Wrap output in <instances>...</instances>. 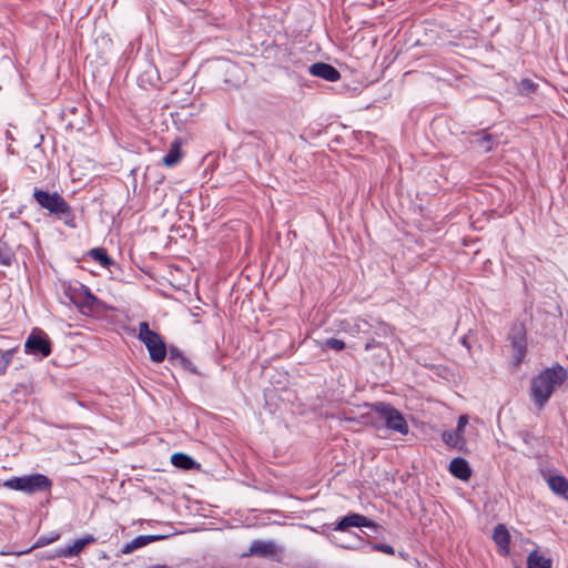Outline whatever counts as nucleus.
Returning <instances> with one entry per match:
<instances>
[{"mask_svg": "<svg viewBox=\"0 0 568 568\" xmlns=\"http://www.w3.org/2000/svg\"><path fill=\"white\" fill-rule=\"evenodd\" d=\"M493 539L496 544V546L499 549V552L501 555H508L509 554V544H510V535L503 524H498L493 534Z\"/></svg>", "mask_w": 568, "mask_h": 568, "instance_id": "nucleus-13", "label": "nucleus"}, {"mask_svg": "<svg viewBox=\"0 0 568 568\" xmlns=\"http://www.w3.org/2000/svg\"><path fill=\"white\" fill-rule=\"evenodd\" d=\"M95 302L97 297L85 288V300L83 305L91 308Z\"/></svg>", "mask_w": 568, "mask_h": 568, "instance_id": "nucleus-29", "label": "nucleus"}, {"mask_svg": "<svg viewBox=\"0 0 568 568\" xmlns=\"http://www.w3.org/2000/svg\"><path fill=\"white\" fill-rule=\"evenodd\" d=\"M509 339L514 351L515 364L519 365L527 352L526 329L523 324H516L511 327Z\"/></svg>", "mask_w": 568, "mask_h": 568, "instance_id": "nucleus-7", "label": "nucleus"}, {"mask_svg": "<svg viewBox=\"0 0 568 568\" xmlns=\"http://www.w3.org/2000/svg\"><path fill=\"white\" fill-rule=\"evenodd\" d=\"M538 84L530 79H523L519 83L518 90L521 95H529L536 92Z\"/></svg>", "mask_w": 568, "mask_h": 568, "instance_id": "nucleus-24", "label": "nucleus"}, {"mask_svg": "<svg viewBox=\"0 0 568 568\" xmlns=\"http://www.w3.org/2000/svg\"><path fill=\"white\" fill-rule=\"evenodd\" d=\"M89 254L103 267H108L113 263L112 258L108 255L104 248H92Z\"/></svg>", "mask_w": 568, "mask_h": 568, "instance_id": "nucleus-22", "label": "nucleus"}, {"mask_svg": "<svg viewBox=\"0 0 568 568\" xmlns=\"http://www.w3.org/2000/svg\"><path fill=\"white\" fill-rule=\"evenodd\" d=\"M351 527H368L377 529V525L361 514L352 513L342 517L335 525L334 530L346 531Z\"/></svg>", "mask_w": 568, "mask_h": 568, "instance_id": "nucleus-9", "label": "nucleus"}, {"mask_svg": "<svg viewBox=\"0 0 568 568\" xmlns=\"http://www.w3.org/2000/svg\"><path fill=\"white\" fill-rule=\"evenodd\" d=\"M181 159H182V151H181L180 143L178 141H174L171 144L169 152L163 156L162 164L168 168H171V166L176 165Z\"/></svg>", "mask_w": 568, "mask_h": 568, "instance_id": "nucleus-20", "label": "nucleus"}, {"mask_svg": "<svg viewBox=\"0 0 568 568\" xmlns=\"http://www.w3.org/2000/svg\"><path fill=\"white\" fill-rule=\"evenodd\" d=\"M16 348L8 349L0 355V376L7 372L8 366L12 362Z\"/></svg>", "mask_w": 568, "mask_h": 568, "instance_id": "nucleus-25", "label": "nucleus"}, {"mask_svg": "<svg viewBox=\"0 0 568 568\" xmlns=\"http://www.w3.org/2000/svg\"><path fill=\"white\" fill-rule=\"evenodd\" d=\"M12 393L17 396H28L33 393V385L30 379L18 383L12 389Z\"/></svg>", "mask_w": 568, "mask_h": 568, "instance_id": "nucleus-23", "label": "nucleus"}, {"mask_svg": "<svg viewBox=\"0 0 568 568\" xmlns=\"http://www.w3.org/2000/svg\"><path fill=\"white\" fill-rule=\"evenodd\" d=\"M1 264L9 265L10 264L9 257H3V260H1Z\"/></svg>", "mask_w": 568, "mask_h": 568, "instance_id": "nucleus-32", "label": "nucleus"}, {"mask_svg": "<svg viewBox=\"0 0 568 568\" xmlns=\"http://www.w3.org/2000/svg\"><path fill=\"white\" fill-rule=\"evenodd\" d=\"M308 72L314 77L322 78L329 82H335L341 78L339 71L332 64L325 62L313 63L308 68Z\"/></svg>", "mask_w": 568, "mask_h": 568, "instance_id": "nucleus-10", "label": "nucleus"}, {"mask_svg": "<svg viewBox=\"0 0 568 568\" xmlns=\"http://www.w3.org/2000/svg\"><path fill=\"white\" fill-rule=\"evenodd\" d=\"M468 424L467 415H460L457 420V426L453 430H446L443 433L442 438L443 442L453 448L463 449L466 445V440L464 438V432Z\"/></svg>", "mask_w": 568, "mask_h": 568, "instance_id": "nucleus-8", "label": "nucleus"}, {"mask_svg": "<svg viewBox=\"0 0 568 568\" xmlns=\"http://www.w3.org/2000/svg\"><path fill=\"white\" fill-rule=\"evenodd\" d=\"M474 142L484 151L490 152L498 144V139L485 131L475 134Z\"/></svg>", "mask_w": 568, "mask_h": 568, "instance_id": "nucleus-17", "label": "nucleus"}, {"mask_svg": "<svg viewBox=\"0 0 568 568\" xmlns=\"http://www.w3.org/2000/svg\"><path fill=\"white\" fill-rule=\"evenodd\" d=\"M166 536L164 535H140L123 546L122 554H132L136 549L142 548L153 541L162 540Z\"/></svg>", "mask_w": 568, "mask_h": 568, "instance_id": "nucleus-12", "label": "nucleus"}, {"mask_svg": "<svg viewBox=\"0 0 568 568\" xmlns=\"http://www.w3.org/2000/svg\"><path fill=\"white\" fill-rule=\"evenodd\" d=\"M524 440L527 443L529 440V434H526Z\"/></svg>", "mask_w": 568, "mask_h": 568, "instance_id": "nucleus-34", "label": "nucleus"}, {"mask_svg": "<svg viewBox=\"0 0 568 568\" xmlns=\"http://www.w3.org/2000/svg\"><path fill=\"white\" fill-rule=\"evenodd\" d=\"M371 325L365 320H356L353 326V331L356 333H363L368 335Z\"/></svg>", "mask_w": 568, "mask_h": 568, "instance_id": "nucleus-27", "label": "nucleus"}, {"mask_svg": "<svg viewBox=\"0 0 568 568\" xmlns=\"http://www.w3.org/2000/svg\"><path fill=\"white\" fill-rule=\"evenodd\" d=\"M57 538H58V536H57L55 538L50 539V540H43V538H40V539H39V541H38V544H39V545H47V544H49V542H51V541L55 540Z\"/></svg>", "mask_w": 568, "mask_h": 568, "instance_id": "nucleus-31", "label": "nucleus"}, {"mask_svg": "<svg viewBox=\"0 0 568 568\" xmlns=\"http://www.w3.org/2000/svg\"><path fill=\"white\" fill-rule=\"evenodd\" d=\"M95 539L92 536H87L73 541V544L67 546L60 551V555L65 558L78 556L82 549L93 542Z\"/></svg>", "mask_w": 568, "mask_h": 568, "instance_id": "nucleus-15", "label": "nucleus"}, {"mask_svg": "<svg viewBox=\"0 0 568 568\" xmlns=\"http://www.w3.org/2000/svg\"><path fill=\"white\" fill-rule=\"evenodd\" d=\"M172 464L181 469L190 470L199 467L200 465L189 455L184 453H175L171 457Z\"/></svg>", "mask_w": 568, "mask_h": 568, "instance_id": "nucleus-19", "label": "nucleus"}, {"mask_svg": "<svg viewBox=\"0 0 568 568\" xmlns=\"http://www.w3.org/2000/svg\"><path fill=\"white\" fill-rule=\"evenodd\" d=\"M449 471L460 480H468L471 476V469L468 462L462 457H456L449 463Z\"/></svg>", "mask_w": 568, "mask_h": 568, "instance_id": "nucleus-14", "label": "nucleus"}, {"mask_svg": "<svg viewBox=\"0 0 568 568\" xmlns=\"http://www.w3.org/2000/svg\"><path fill=\"white\" fill-rule=\"evenodd\" d=\"M379 346H382L381 342H377L374 338H368V341L365 344V351H371L374 347H379Z\"/></svg>", "mask_w": 568, "mask_h": 568, "instance_id": "nucleus-30", "label": "nucleus"}, {"mask_svg": "<svg viewBox=\"0 0 568 568\" xmlns=\"http://www.w3.org/2000/svg\"><path fill=\"white\" fill-rule=\"evenodd\" d=\"M169 362L174 366H181L194 375H200L196 366L176 346L169 347Z\"/></svg>", "mask_w": 568, "mask_h": 568, "instance_id": "nucleus-11", "label": "nucleus"}, {"mask_svg": "<svg viewBox=\"0 0 568 568\" xmlns=\"http://www.w3.org/2000/svg\"><path fill=\"white\" fill-rule=\"evenodd\" d=\"M33 200L39 206L48 211L50 215L61 221L65 226L70 229L77 227L75 214L60 193L34 187Z\"/></svg>", "mask_w": 568, "mask_h": 568, "instance_id": "nucleus-2", "label": "nucleus"}, {"mask_svg": "<svg viewBox=\"0 0 568 568\" xmlns=\"http://www.w3.org/2000/svg\"><path fill=\"white\" fill-rule=\"evenodd\" d=\"M381 329H382V334H383V335H386V333H387V327H386V326H382V327H381Z\"/></svg>", "mask_w": 568, "mask_h": 568, "instance_id": "nucleus-33", "label": "nucleus"}, {"mask_svg": "<svg viewBox=\"0 0 568 568\" xmlns=\"http://www.w3.org/2000/svg\"><path fill=\"white\" fill-rule=\"evenodd\" d=\"M373 410L378 416L372 420V425L376 429H381L385 426L387 429L402 435L408 434L409 427L404 415L390 404L382 402L376 403L373 405Z\"/></svg>", "mask_w": 568, "mask_h": 568, "instance_id": "nucleus-3", "label": "nucleus"}, {"mask_svg": "<svg viewBox=\"0 0 568 568\" xmlns=\"http://www.w3.org/2000/svg\"><path fill=\"white\" fill-rule=\"evenodd\" d=\"M552 561L537 550H532L527 557V568H551Z\"/></svg>", "mask_w": 568, "mask_h": 568, "instance_id": "nucleus-21", "label": "nucleus"}, {"mask_svg": "<svg viewBox=\"0 0 568 568\" xmlns=\"http://www.w3.org/2000/svg\"><path fill=\"white\" fill-rule=\"evenodd\" d=\"M24 352L41 358L48 357L52 352L48 335L41 328L34 327L24 343Z\"/></svg>", "mask_w": 568, "mask_h": 568, "instance_id": "nucleus-6", "label": "nucleus"}, {"mask_svg": "<svg viewBox=\"0 0 568 568\" xmlns=\"http://www.w3.org/2000/svg\"><path fill=\"white\" fill-rule=\"evenodd\" d=\"M549 488L558 496L568 498V480L564 476H550L548 478Z\"/></svg>", "mask_w": 568, "mask_h": 568, "instance_id": "nucleus-18", "label": "nucleus"}, {"mask_svg": "<svg viewBox=\"0 0 568 568\" xmlns=\"http://www.w3.org/2000/svg\"><path fill=\"white\" fill-rule=\"evenodd\" d=\"M372 548L376 551H381L387 555H394L395 552L394 548L386 544H374Z\"/></svg>", "mask_w": 568, "mask_h": 568, "instance_id": "nucleus-28", "label": "nucleus"}, {"mask_svg": "<svg viewBox=\"0 0 568 568\" xmlns=\"http://www.w3.org/2000/svg\"><path fill=\"white\" fill-rule=\"evenodd\" d=\"M138 337L145 345L152 362L162 363L165 359V343L159 333L150 329L146 322H140Z\"/></svg>", "mask_w": 568, "mask_h": 568, "instance_id": "nucleus-5", "label": "nucleus"}, {"mask_svg": "<svg viewBox=\"0 0 568 568\" xmlns=\"http://www.w3.org/2000/svg\"><path fill=\"white\" fill-rule=\"evenodd\" d=\"M276 546L273 541L254 540L250 546V554L266 557L275 554Z\"/></svg>", "mask_w": 568, "mask_h": 568, "instance_id": "nucleus-16", "label": "nucleus"}, {"mask_svg": "<svg viewBox=\"0 0 568 568\" xmlns=\"http://www.w3.org/2000/svg\"><path fill=\"white\" fill-rule=\"evenodd\" d=\"M568 377L567 369L560 364L541 371L530 382V396L535 405L542 409L555 390L561 386Z\"/></svg>", "mask_w": 568, "mask_h": 568, "instance_id": "nucleus-1", "label": "nucleus"}, {"mask_svg": "<svg viewBox=\"0 0 568 568\" xmlns=\"http://www.w3.org/2000/svg\"><path fill=\"white\" fill-rule=\"evenodd\" d=\"M323 347L339 352L345 348V343L342 339L332 337V338H327L324 342Z\"/></svg>", "mask_w": 568, "mask_h": 568, "instance_id": "nucleus-26", "label": "nucleus"}, {"mask_svg": "<svg viewBox=\"0 0 568 568\" xmlns=\"http://www.w3.org/2000/svg\"><path fill=\"white\" fill-rule=\"evenodd\" d=\"M52 480L43 474H30L21 477H12L3 481V487L32 495L40 491H49Z\"/></svg>", "mask_w": 568, "mask_h": 568, "instance_id": "nucleus-4", "label": "nucleus"}]
</instances>
